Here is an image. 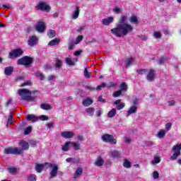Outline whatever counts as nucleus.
<instances>
[{"label":"nucleus","instance_id":"nucleus-1","mask_svg":"<svg viewBox=\"0 0 181 181\" xmlns=\"http://www.w3.org/2000/svg\"><path fill=\"white\" fill-rule=\"evenodd\" d=\"M134 31V27L128 24V16H121L116 25V28L111 29L110 32L117 37L127 36Z\"/></svg>","mask_w":181,"mask_h":181},{"label":"nucleus","instance_id":"nucleus-2","mask_svg":"<svg viewBox=\"0 0 181 181\" xmlns=\"http://www.w3.org/2000/svg\"><path fill=\"white\" fill-rule=\"evenodd\" d=\"M18 94L23 101H28L35 103L37 100V96H32V92L28 89H18Z\"/></svg>","mask_w":181,"mask_h":181},{"label":"nucleus","instance_id":"nucleus-3","mask_svg":"<svg viewBox=\"0 0 181 181\" xmlns=\"http://www.w3.org/2000/svg\"><path fill=\"white\" fill-rule=\"evenodd\" d=\"M33 62V58L30 57H23L17 61V64L21 66H25L26 67H30V64Z\"/></svg>","mask_w":181,"mask_h":181},{"label":"nucleus","instance_id":"nucleus-4","mask_svg":"<svg viewBox=\"0 0 181 181\" xmlns=\"http://www.w3.org/2000/svg\"><path fill=\"white\" fill-rule=\"evenodd\" d=\"M45 165H47L48 168H52L51 171L49 172V179H54V177H57V172H59V165L52 163H46Z\"/></svg>","mask_w":181,"mask_h":181},{"label":"nucleus","instance_id":"nucleus-5","mask_svg":"<svg viewBox=\"0 0 181 181\" xmlns=\"http://www.w3.org/2000/svg\"><path fill=\"white\" fill-rule=\"evenodd\" d=\"M101 139L103 142H106L107 144H110L111 145H117V139H114V136L105 134L102 135Z\"/></svg>","mask_w":181,"mask_h":181},{"label":"nucleus","instance_id":"nucleus-6","mask_svg":"<svg viewBox=\"0 0 181 181\" xmlns=\"http://www.w3.org/2000/svg\"><path fill=\"white\" fill-rule=\"evenodd\" d=\"M6 155H22V150L19 148H8L4 150Z\"/></svg>","mask_w":181,"mask_h":181},{"label":"nucleus","instance_id":"nucleus-7","mask_svg":"<svg viewBox=\"0 0 181 181\" xmlns=\"http://www.w3.org/2000/svg\"><path fill=\"white\" fill-rule=\"evenodd\" d=\"M173 151L174 153L171 156L170 159L171 160H176L177 159V156H180V151H181V143L179 145H175L173 147Z\"/></svg>","mask_w":181,"mask_h":181},{"label":"nucleus","instance_id":"nucleus-8","mask_svg":"<svg viewBox=\"0 0 181 181\" xmlns=\"http://www.w3.org/2000/svg\"><path fill=\"white\" fill-rule=\"evenodd\" d=\"M23 54V50L21 49H16L9 52V59H16V57H21Z\"/></svg>","mask_w":181,"mask_h":181},{"label":"nucleus","instance_id":"nucleus-9","mask_svg":"<svg viewBox=\"0 0 181 181\" xmlns=\"http://www.w3.org/2000/svg\"><path fill=\"white\" fill-rule=\"evenodd\" d=\"M35 29L38 33H43L46 29V25L43 21H40L35 25Z\"/></svg>","mask_w":181,"mask_h":181},{"label":"nucleus","instance_id":"nucleus-10","mask_svg":"<svg viewBox=\"0 0 181 181\" xmlns=\"http://www.w3.org/2000/svg\"><path fill=\"white\" fill-rule=\"evenodd\" d=\"M38 40L35 35L30 36L28 45H30V47H33V46L36 45Z\"/></svg>","mask_w":181,"mask_h":181},{"label":"nucleus","instance_id":"nucleus-11","mask_svg":"<svg viewBox=\"0 0 181 181\" xmlns=\"http://www.w3.org/2000/svg\"><path fill=\"white\" fill-rule=\"evenodd\" d=\"M36 8L40 9V11H46L47 12H48V11H50V6H47V4H46V3H44V2L40 3L36 6Z\"/></svg>","mask_w":181,"mask_h":181},{"label":"nucleus","instance_id":"nucleus-12","mask_svg":"<svg viewBox=\"0 0 181 181\" xmlns=\"http://www.w3.org/2000/svg\"><path fill=\"white\" fill-rule=\"evenodd\" d=\"M19 146L21 147V154L23 153V151H28V149H29V143L25 141H20Z\"/></svg>","mask_w":181,"mask_h":181},{"label":"nucleus","instance_id":"nucleus-13","mask_svg":"<svg viewBox=\"0 0 181 181\" xmlns=\"http://www.w3.org/2000/svg\"><path fill=\"white\" fill-rule=\"evenodd\" d=\"M146 78L148 81H153L155 80V70L154 69H150L148 71V73L146 76Z\"/></svg>","mask_w":181,"mask_h":181},{"label":"nucleus","instance_id":"nucleus-14","mask_svg":"<svg viewBox=\"0 0 181 181\" xmlns=\"http://www.w3.org/2000/svg\"><path fill=\"white\" fill-rule=\"evenodd\" d=\"M112 22H114V17L112 16H110V17H107V18H103L102 20V23L105 26H109L110 23H112Z\"/></svg>","mask_w":181,"mask_h":181},{"label":"nucleus","instance_id":"nucleus-15","mask_svg":"<svg viewBox=\"0 0 181 181\" xmlns=\"http://www.w3.org/2000/svg\"><path fill=\"white\" fill-rule=\"evenodd\" d=\"M61 135L63 138L70 139V138H73V136H74V133L73 132H64L61 133Z\"/></svg>","mask_w":181,"mask_h":181},{"label":"nucleus","instance_id":"nucleus-16","mask_svg":"<svg viewBox=\"0 0 181 181\" xmlns=\"http://www.w3.org/2000/svg\"><path fill=\"white\" fill-rule=\"evenodd\" d=\"M115 105H116L117 110H122L125 107V103L121 102V99L117 100L114 103Z\"/></svg>","mask_w":181,"mask_h":181},{"label":"nucleus","instance_id":"nucleus-17","mask_svg":"<svg viewBox=\"0 0 181 181\" xmlns=\"http://www.w3.org/2000/svg\"><path fill=\"white\" fill-rule=\"evenodd\" d=\"M158 63L160 66H163L165 63H169V57H163L158 59Z\"/></svg>","mask_w":181,"mask_h":181},{"label":"nucleus","instance_id":"nucleus-18","mask_svg":"<svg viewBox=\"0 0 181 181\" xmlns=\"http://www.w3.org/2000/svg\"><path fill=\"white\" fill-rule=\"evenodd\" d=\"M110 158L113 159H118V158H121V154L118 151H113L110 152Z\"/></svg>","mask_w":181,"mask_h":181},{"label":"nucleus","instance_id":"nucleus-19","mask_svg":"<svg viewBox=\"0 0 181 181\" xmlns=\"http://www.w3.org/2000/svg\"><path fill=\"white\" fill-rule=\"evenodd\" d=\"M12 73H13V66H7L4 69V74L6 76H12Z\"/></svg>","mask_w":181,"mask_h":181},{"label":"nucleus","instance_id":"nucleus-20","mask_svg":"<svg viewBox=\"0 0 181 181\" xmlns=\"http://www.w3.org/2000/svg\"><path fill=\"white\" fill-rule=\"evenodd\" d=\"M26 118L27 121H31L32 122L39 121V117H36L35 115H28Z\"/></svg>","mask_w":181,"mask_h":181},{"label":"nucleus","instance_id":"nucleus-21","mask_svg":"<svg viewBox=\"0 0 181 181\" xmlns=\"http://www.w3.org/2000/svg\"><path fill=\"white\" fill-rule=\"evenodd\" d=\"M83 175V168H78L75 173L74 174L73 178L74 179H77L79 176H81Z\"/></svg>","mask_w":181,"mask_h":181},{"label":"nucleus","instance_id":"nucleus-22","mask_svg":"<svg viewBox=\"0 0 181 181\" xmlns=\"http://www.w3.org/2000/svg\"><path fill=\"white\" fill-rule=\"evenodd\" d=\"M80 15V7L76 6L75 11L72 13V19H77Z\"/></svg>","mask_w":181,"mask_h":181},{"label":"nucleus","instance_id":"nucleus-23","mask_svg":"<svg viewBox=\"0 0 181 181\" xmlns=\"http://www.w3.org/2000/svg\"><path fill=\"white\" fill-rule=\"evenodd\" d=\"M93 100L90 98H87L86 99L83 100L82 104L84 105V107H88L93 104Z\"/></svg>","mask_w":181,"mask_h":181},{"label":"nucleus","instance_id":"nucleus-24","mask_svg":"<svg viewBox=\"0 0 181 181\" xmlns=\"http://www.w3.org/2000/svg\"><path fill=\"white\" fill-rule=\"evenodd\" d=\"M41 110H45L46 111H48L49 110H52V105H49L47 103H42L40 105Z\"/></svg>","mask_w":181,"mask_h":181},{"label":"nucleus","instance_id":"nucleus-25","mask_svg":"<svg viewBox=\"0 0 181 181\" xmlns=\"http://www.w3.org/2000/svg\"><path fill=\"white\" fill-rule=\"evenodd\" d=\"M43 169H45V165L43 164H37L35 166V170L37 173H42Z\"/></svg>","mask_w":181,"mask_h":181},{"label":"nucleus","instance_id":"nucleus-26","mask_svg":"<svg viewBox=\"0 0 181 181\" xmlns=\"http://www.w3.org/2000/svg\"><path fill=\"white\" fill-rule=\"evenodd\" d=\"M138 107L136 106H132L127 111V115H131V114H135L136 112Z\"/></svg>","mask_w":181,"mask_h":181},{"label":"nucleus","instance_id":"nucleus-27","mask_svg":"<svg viewBox=\"0 0 181 181\" xmlns=\"http://www.w3.org/2000/svg\"><path fill=\"white\" fill-rule=\"evenodd\" d=\"M104 165V160L101 157H98L96 161L95 162V166H103Z\"/></svg>","mask_w":181,"mask_h":181},{"label":"nucleus","instance_id":"nucleus-28","mask_svg":"<svg viewBox=\"0 0 181 181\" xmlns=\"http://www.w3.org/2000/svg\"><path fill=\"white\" fill-rule=\"evenodd\" d=\"M59 43H60V40L55 38L52 40H51L48 45L49 46H57V45H59Z\"/></svg>","mask_w":181,"mask_h":181},{"label":"nucleus","instance_id":"nucleus-29","mask_svg":"<svg viewBox=\"0 0 181 181\" xmlns=\"http://www.w3.org/2000/svg\"><path fill=\"white\" fill-rule=\"evenodd\" d=\"M116 115L117 110H115V108H113L107 113V117L108 118H112V117H115Z\"/></svg>","mask_w":181,"mask_h":181},{"label":"nucleus","instance_id":"nucleus-30","mask_svg":"<svg viewBox=\"0 0 181 181\" xmlns=\"http://www.w3.org/2000/svg\"><path fill=\"white\" fill-rule=\"evenodd\" d=\"M8 170L9 173H11V175H16V173H18V172H19V169H18L15 167L9 168Z\"/></svg>","mask_w":181,"mask_h":181},{"label":"nucleus","instance_id":"nucleus-31","mask_svg":"<svg viewBox=\"0 0 181 181\" xmlns=\"http://www.w3.org/2000/svg\"><path fill=\"white\" fill-rule=\"evenodd\" d=\"M166 135V130L161 129L158 132L157 136L159 139H162Z\"/></svg>","mask_w":181,"mask_h":181},{"label":"nucleus","instance_id":"nucleus-32","mask_svg":"<svg viewBox=\"0 0 181 181\" xmlns=\"http://www.w3.org/2000/svg\"><path fill=\"white\" fill-rule=\"evenodd\" d=\"M94 111H95L94 107H89L86 109V112L90 117H93L94 115Z\"/></svg>","mask_w":181,"mask_h":181},{"label":"nucleus","instance_id":"nucleus-33","mask_svg":"<svg viewBox=\"0 0 181 181\" xmlns=\"http://www.w3.org/2000/svg\"><path fill=\"white\" fill-rule=\"evenodd\" d=\"M55 66L57 69H60L63 66V62H62V60L56 59Z\"/></svg>","mask_w":181,"mask_h":181},{"label":"nucleus","instance_id":"nucleus-34","mask_svg":"<svg viewBox=\"0 0 181 181\" xmlns=\"http://www.w3.org/2000/svg\"><path fill=\"white\" fill-rule=\"evenodd\" d=\"M71 142L67 141L65 143L64 146H62V149L64 152H67L69 151V146L71 145Z\"/></svg>","mask_w":181,"mask_h":181},{"label":"nucleus","instance_id":"nucleus-35","mask_svg":"<svg viewBox=\"0 0 181 181\" xmlns=\"http://www.w3.org/2000/svg\"><path fill=\"white\" fill-rule=\"evenodd\" d=\"M122 94V90H116L112 93V97L117 98V97H119Z\"/></svg>","mask_w":181,"mask_h":181},{"label":"nucleus","instance_id":"nucleus-36","mask_svg":"<svg viewBox=\"0 0 181 181\" xmlns=\"http://www.w3.org/2000/svg\"><path fill=\"white\" fill-rule=\"evenodd\" d=\"M76 42L74 40H71L69 43V50H73L74 49V46H76Z\"/></svg>","mask_w":181,"mask_h":181},{"label":"nucleus","instance_id":"nucleus-37","mask_svg":"<svg viewBox=\"0 0 181 181\" xmlns=\"http://www.w3.org/2000/svg\"><path fill=\"white\" fill-rule=\"evenodd\" d=\"M134 62V58H128L126 64V69H128V67H129V66H131Z\"/></svg>","mask_w":181,"mask_h":181},{"label":"nucleus","instance_id":"nucleus-38","mask_svg":"<svg viewBox=\"0 0 181 181\" xmlns=\"http://www.w3.org/2000/svg\"><path fill=\"white\" fill-rule=\"evenodd\" d=\"M160 163V157H158V156H155L153 159V161H152V165H156L158 163Z\"/></svg>","mask_w":181,"mask_h":181},{"label":"nucleus","instance_id":"nucleus-39","mask_svg":"<svg viewBox=\"0 0 181 181\" xmlns=\"http://www.w3.org/2000/svg\"><path fill=\"white\" fill-rule=\"evenodd\" d=\"M47 36L50 38L54 37L56 36V31L53 30H50L48 33H47Z\"/></svg>","mask_w":181,"mask_h":181},{"label":"nucleus","instance_id":"nucleus-40","mask_svg":"<svg viewBox=\"0 0 181 181\" xmlns=\"http://www.w3.org/2000/svg\"><path fill=\"white\" fill-rule=\"evenodd\" d=\"M120 87H121L120 90H122V92L127 91V90H128V85H127V83L124 82L121 83Z\"/></svg>","mask_w":181,"mask_h":181},{"label":"nucleus","instance_id":"nucleus-41","mask_svg":"<svg viewBox=\"0 0 181 181\" xmlns=\"http://www.w3.org/2000/svg\"><path fill=\"white\" fill-rule=\"evenodd\" d=\"M65 63L68 64V66H74V62H73L70 58H66Z\"/></svg>","mask_w":181,"mask_h":181},{"label":"nucleus","instance_id":"nucleus-42","mask_svg":"<svg viewBox=\"0 0 181 181\" xmlns=\"http://www.w3.org/2000/svg\"><path fill=\"white\" fill-rule=\"evenodd\" d=\"M137 73L138 74H140L141 76H142L143 74H146V73H148V69H138Z\"/></svg>","mask_w":181,"mask_h":181},{"label":"nucleus","instance_id":"nucleus-43","mask_svg":"<svg viewBox=\"0 0 181 181\" xmlns=\"http://www.w3.org/2000/svg\"><path fill=\"white\" fill-rule=\"evenodd\" d=\"M36 175L30 174L28 177V181H36Z\"/></svg>","mask_w":181,"mask_h":181},{"label":"nucleus","instance_id":"nucleus-44","mask_svg":"<svg viewBox=\"0 0 181 181\" xmlns=\"http://www.w3.org/2000/svg\"><path fill=\"white\" fill-rule=\"evenodd\" d=\"M123 166L129 169V168H131V162H129V160H125L123 163Z\"/></svg>","mask_w":181,"mask_h":181},{"label":"nucleus","instance_id":"nucleus-45","mask_svg":"<svg viewBox=\"0 0 181 181\" xmlns=\"http://www.w3.org/2000/svg\"><path fill=\"white\" fill-rule=\"evenodd\" d=\"M30 132H32V127H28L25 128L24 130L25 135H29V134H30Z\"/></svg>","mask_w":181,"mask_h":181},{"label":"nucleus","instance_id":"nucleus-46","mask_svg":"<svg viewBox=\"0 0 181 181\" xmlns=\"http://www.w3.org/2000/svg\"><path fill=\"white\" fill-rule=\"evenodd\" d=\"M71 145H72V146H74V149L75 151H78V149H80V145L77 143L71 142Z\"/></svg>","mask_w":181,"mask_h":181},{"label":"nucleus","instance_id":"nucleus-47","mask_svg":"<svg viewBox=\"0 0 181 181\" xmlns=\"http://www.w3.org/2000/svg\"><path fill=\"white\" fill-rule=\"evenodd\" d=\"M130 22L131 23H138V18L136 16H133L130 18Z\"/></svg>","mask_w":181,"mask_h":181},{"label":"nucleus","instance_id":"nucleus-48","mask_svg":"<svg viewBox=\"0 0 181 181\" xmlns=\"http://www.w3.org/2000/svg\"><path fill=\"white\" fill-rule=\"evenodd\" d=\"M84 76L86 78H90V77H91V73L88 72L87 68H86L84 70Z\"/></svg>","mask_w":181,"mask_h":181},{"label":"nucleus","instance_id":"nucleus-49","mask_svg":"<svg viewBox=\"0 0 181 181\" xmlns=\"http://www.w3.org/2000/svg\"><path fill=\"white\" fill-rule=\"evenodd\" d=\"M35 76L37 77H39L40 80L43 81L45 80V75H43L42 73L37 71L36 74H35Z\"/></svg>","mask_w":181,"mask_h":181},{"label":"nucleus","instance_id":"nucleus-50","mask_svg":"<svg viewBox=\"0 0 181 181\" xmlns=\"http://www.w3.org/2000/svg\"><path fill=\"white\" fill-rule=\"evenodd\" d=\"M153 36L156 37V39H160L162 37V35L160 32H154Z\"/></svg>","mask_w":181,"mask_h":181},{"label":"nucleus","instance_id":"nucleus-51","mask_svg":"<svg viewBox=\"0 0 181 181\" xmlns=\"http://www.w3.org/2000/svg\"><path fill=\"white\" fill-rule=\"evenodd\" d=\"M39 119H40V121H47L49 119V117L45 115H42L39 117Z\"/></svg>","mask_w":181,"mask_h":181},{"label":"nucleus","instance_id":"nucleus-52","mask_svg":"<svg viewBox=\"0 0 181 181\" xmlns=\"http://www.w3.org/2000/svg\"><path fill=\"white\" fill-rule=\"evenodd\" d=\"M13 119V115H12V112H10V116L8 119V124H13V122L12 121ZM8 124H7V125H8Z\"/></svg>","mask_w":181,"mask_h":181},{"label":"nucleus","instance_id":"nucleus-53","mask_svg":"<svg viewBox=\"0 0 181 181\" xmlns=\"http://www.w3.org/2000/svg\"><path fill=\"white\" fill-rule=\"evenodd\" d=\"M32 82L30 81H27L21 84V87H25L26 86H31Z\"/></svg>","mask_w":181,"mask_h":181},{"label":"nucleus","instance_id":"nucleus-54","mask_svg":"<svg viewBox=\"0 0 181 181\" xmlns=\"http://www.w3.org/2000/svg\"><path fill=\"white\" fill-rule=\"evenodd\" d=\"M153 177L155 180L158 179L159 178V173H158V171H154L153 173Z\"/></svg>","mask_w":181,"mask_h":181},{"label":"nucleus","instance_id":"nucleus-55","mask_svg":"<svg viewBox=\"0 0 181 181\" xmlns=\"http://www.w3.org/2000/svg\"><path fill=\"white\" fill-rule=\"evenodd\" d=\"M85 88L89 91H95V88L93 87L92 86H86Z\"/></svg>","mask_w":181,"mask_h":181},{"label":"nucleus","instance_id":"nucleus-56","mask_svg":"<svg viewBox=\"0 0 181 181\" xmlns=\"http://www.w3.org/2000/svg\"><path fill=\"white\" fill-rule=\"evenodd\" d=\"M170 128H172V123H167L165 124V131H170Z\"/></svg>","mask_w":181,"mask_h":181},{"label":"nucleus","instance_id":"nucleus-57","mask_svg":"<svg viewBox=\"0 0 181 181\" xmlns=\"http://www.w3.org/2000/svg\"><path fill=\"white\" fill-rule=\"evenodd\" d=\"M83 37H84L83 35H78L76 38V44L79 43V42H81V40H83Z\"/></svg>","mask_w":181,"mask_h":181},{"label":"nucleus","instance_id":"nucleus-58","mask_svg":"<svg viewBox=\"0 0 181 181\" xmlns=\"http://www.w3.org/2000/svg\"><path fill=\"white\" fill-rule=\"evenodd\" d=\"M168 103L169 107H172V106L175 105V104H176V101H175L173 100H169L168 102Z\"/></svg>","mask_w":181,"mask_h":181},{"label":"nucleus","instance_id":"nucleus-59","mask_svg":"<svg viewBox=\"0 0 181 181\" xmlns=\"http://www.w3.org/2000/svg\"><path fill=\"white\" fill-rule=\"evenodd\" d=\"M98 101H99L100 103H103V104H105V100L104 98H103L102 96H99L98 98Z\"/></svg>","mask_w":181,"mask_h":181},{"label":"nucleus","instance_id":"nucleus-60","mask_svg":"<svg viewBox=\"0 0 181 181\" xmlns=\"http://www.w3.org/2000/svg\"><path fill=\"white\" fill-rule=\"evenodd\" d=\"M81 53H83L82 50H77L74 52V56H80V54H81Z\"/></svg>","mask_w":181,"mask_h":181},{"label":"nucleus","instance_id":"nucleus-61","mask_svg":"<svg viewBox=\"0 0 181 181\" xmlns=\"http://www.w3.org/2000/svg\"><path fill=\"white\" fill-rule=\"evenodd\" d=\"M103 87H105V83H102L101 85L97 86L96 90H101V88H103Z\"/></svg>","mask_w":181,"mask_h":181},{"label":"nucleus","instance_id":"nucleus-62","mask_svg":"<svg viewBox=\"0 0 181 181\" xmlns=\"http://www.w3.org/2000/svg\"><path fill=\"white\" fill-rule=\"evenodd\" d=\"M138 37L141 38V40H146V39H148L145 35H138Z\"/></svg>","mask_w":181,"mask_h":181},{"label":"nucleus","instance_id":"nucleus-63","mask_svg":"<svg viewBox=\"0 0 181 181\" xmlns=\"http://www.w3.org/2000/svg\"><path fill=\"white\" fill-rule=\"evenodd\" d=\"M124 142H126V144H131V138L125 137Z\"/></svg>","mask_w":181,"mask_h":181},{"label":"nucleus","instance_id":"nucleus-64","mask_svg":"<svg viewBox=\"0 0 181 181\" xmlns=\"http://www.w3.org/2000/svg\"><path fill=\"white\" fill-rule=\"evenodd\" d=\"M86 29V25H83L81 28H79V29L77 30V32L81 33L83 32V30H84Z\"/></svg>","mask_w":181,"mask_h":181}]
</instances>
